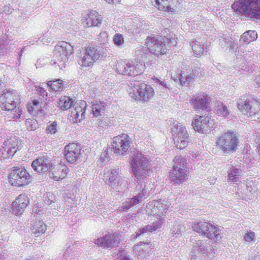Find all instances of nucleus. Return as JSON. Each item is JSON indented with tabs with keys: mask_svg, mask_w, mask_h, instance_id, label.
I'll return each mask as SVG.
<instances>
[{
	"mask_svg": "<svg viewBox=\"0 0 260 260\" xmlns=\"http://www.w3.org/2000/svg\"><path fill=\"white\" fill-rule=\"evenodd\" d=\"M173 161V169L170 176L173 184H177L183 182L186 179L187 171L185 168V159L181 155L176 156Z\"/></svg>",
	"mask_w": 260,
	"mask_h": 260,
	"instance_id": "7",
	"label": "nucleus"
},
{
	"mask_svg": "<svg viewBox=\"0 0 260 260\" xmlns=\"http://www.w3.org/2000/svg\"><path fill=\"white\" fill-rule=\"evenodd\" d=\"M0 155L1 157L5 159L13 156L14 155H10L9 151H8L7 147H5L3 144L0 149Z\"/></svg>",
	"mask_w": 260,
	"mask_h": 260,
	"instance_id": "45",
	"label": "nucleus"
},
{
	"mask_svg": "<svg viewBox=\"0 0 260 260\" xmlns=\"http://www.w3.org/2000/svg\"><path fill=\"white\" fill-rule=\"evenodd\" d=\"M57 131V123L56 121L49 122L46 128L47 134H55Z\"/></svg>",
	"mask_w": 260,
	"mask_h": 260,
	"instance_id": "43",
	"label": "nucleus"
},
{
	"mask_svg": "<svg viewBox=\"0 0 260 260\" xmlns=\"http://www.w3.org/2000/svg\"><path fill=\"white\" fill-rule=\"evenodd\" d=\"M243 57V58L242 57L240 59V60L239 61H241V59L242 60V62L240 63L239 66H238L236 67L237 69L236 70H238V71L242 70L245 71H248L249 70V67L248 65L246 64V63L244 62V61L245 60V57Z\"/></svg>",
	"mask_w": 260,
	"mask_h": 260,
	"instance_id": "47",
	"label": "nucleus"
},
{
	"mask_svg": "<svg viewBox=\"0 0 260 260\" xmlns=\"http://www.w3.org/2000/svg\"><path fill=\"white\" fill-rule=\"evenodd\" d=\"M43 40L44 38H43L42 39H41V38H38V39L36 41H35V40H33L32 44H34L35 42H38V41H40V42H43Z\"/></svg>",
	"mask_w": 260,
	"mask_h": 260,
	"instance_id": "62",
	"label": "nucleus"
},
{
	"mask_svg": "<svg viewBox=\"0 0 260 260\" xmlns=\"http://www.w3.org/2000/svg\"><path fill=\"white\" fill-rule=\"evenodd\" d=\"M52 203H54V201L53 200H51V199H50L49 198L48 199V200L46 201V203L48 204H51Z\"/></svg>",
	"mask_w": 260,
	"mask_h": 260,
	"instance_id": "63",
	"label": "nucleus"
},
{
	"mask_svg": "<svg viewBox=\"0 0 260 260\" xmlns=\"http://www.w3.org/2000/svg\"><path fill=\"white\" fill-rule=\"evenodd\" d=\"M185 231L184 225L179 221H176L173 224L171 229V234L176 238L181 236L182 233Z\"/></svg>",
	"mask_w": 260,
	"mask_h": 260,
	"instance_id": "39",
	"label": "nucleus"
},
{
	"mask_svg": "<svg viewBox=\"0 0 260 260\" xmlns=\"http://www.w3.org/2000/svg\"><path fill=\"white\" fill-rule=\"evenodd\" d=\"M131 85L132 91L130 94L135 99L147 101L154 95V90L150 85L143 83L139 84L138 82L131 83Z\"/></svg>",
	"mask_w": 260,
	"mask_h": 260,
	"instance_id": "12",
	"label": "nucleus"
},
{
	"mask_svg": "<svg viewBox=\"0 0 260 260\" xmlns=\"http://www.w3.org/2000/svg\"><path fill=\"white\" fill-rule=\"evenodd\" d=\"M154 6L157 8L159 10L166 12H174V9L171 7L173 0H155L152 2Z\"/></svg>",
	"mask_w": 260,
	"mask_h": 260,
	"instance_id": "29",
	"label": "nucleus"
},
{
	"mask_svg": "<svg viewBox=\"0 0 260 260\" xmlns=\"http://www.w3.org/2000/svg\"><path fill=\"white\" fill-rule=\"evenodd\" d=\"M191 253L190 260H205L207 256L205 247L200 240H198L193 246Z\"/></svg>",
	"mask_w": 260,
	"mask_h": 260,
	"instance_id": "23",
	"label": "nucleus"
},
{
	"mask_svg": "<svg viewBox=\"0 0 260 260\" xmlns=\"http://www.w3.org/2000/svg\"><path fill=\"white\" fill-rule=\"evenodd\" d=\"M157 83H158L161 86H163L165 88L169 89L170 85H168L167 83H166L164 81H160L159 79H157Z\"/></svg>",
	"mask_w": 260,
	"mask_h": 260,
	"instance_id": "56",
	"label": "nucleus"
},
{
	"mask_svg": "<svg viewBox=\"0 0 260 260\" xmlns=\"http://www.w3.org/2000/svg\"><path fill=\"white\" fill-rule=\"evenodd\" d=\"M64 151L66 158L70 163L76 162L81 157L80 148L76 143H72L66 146Z\"/></svg>",
	"mask_w": 260,
	"mask_h": 260,
	"instance_id": "17",
	"label": "nucleus"
},
{
	"mask_svg": "<svg viewBox=\"0 0 260 260\" xmlns=\"http://www.w3.org/2000/svg\"><path fill=\"white\" fill-rule=\"evenodd\" d=\"M9 179L12 185L20 187L28 184L31 177L24 168L14 167L9 175Z\"/></svg>",
	"mask_w": 260,
	"mask_h": 260,
	"instance_id": "9",
	"label": "nucleus"
},
{
	"mask_svg": "<svg viewBox=\"0 0 260 260\" xmlns=\"http://www.w3.org/2000/svg\"><path fill=\"white\" fill-rule=\"evenodd\" d=\"M232 8L236 13L253 21H260V0H237Z\"/></svg>",
	"mask_w": 260,
	"mask_h": 260,
	"instance_id": "2",
	"label": "nucleus"
},
{
	"mask_svg": "<svg viewBox=\"0 0 260 260\" xmlns=\"http://www.w3.org/2000/svg\"><path fill=\"white\" fill-rule=\"evenodd\" d=\"M10 111L11 114V116L15 120H17L20 118L22 114V110L19 107H18L16 109H15L14 110H10Z\"/></svg>",
	"mask_w": 260,
	"mask_h": 260,
	"instance_id": "46",
	"label": "nucleus"
},
{
	"mask_svg": "<svg viewBox=\"0 0 260 260\" xmlns=\"http://www.w3.org/2000/svg\"><path fill=\"white\" fill-rule=\"evenodd\" d=\"M130 163L133 175L138 184L134 191L135 195L123 203L119 208L120 212L127 211L131 207L141 203L149 196V191L146 187L145 182L141 181L148 176L150 172V164L149 159L141 152L135 149L131 155Z\"/></svg>",
	"mask_w": 260,
	"mask_h": 260,
	"instance_id": "1",
	"label": "nucleus"
},
{
	"mask_svg": "<svg viewBox=\"0 0 260 260\" xmlns=\"http://www.w3.org/2000/svg\"><path fill=\"white\" fill-rule=\"evenodd\" d=\"M117 236L114 234L106 235L103 237L97 239L95 240V244L104 248H109L117 245Z\"/></svg>",
	"mask_w": 260,
	"mask_h": 260,
	"instance_id": "24",
	"label": "nucleus"
},
{
	"mask_svg": "<svg viewBox=\"0 0 260 260\" xmlns=\"http://www.w3.org/2000/svg\"><path fill=\"white\" fill-rule=\"evenodd\" d=\"M257 38V34L255 30H248L245 32L241 36L240 41L241 43L249 44L251 42L254 41Z\"/></svg>",
	"mask_w": 260,
	"mask_h": 260,
	"instance_id": "37",
	"label": "nucleus"
},
{
	"mask_svg": "<svg viewBox=\"0 0 260 260\" xmlns=\"http://www.w3.org/2000/svg\"><path fill=\"white\" fill-rule=\"evenodd\" d=\"M192 228L194 231L215 242L219 241L221 238L219 230L210 223L200 221L195 223Z\"/></svg>",
	"mask_w": 260,
	"mask_h": 260,
	"instance_id": "8",
	"label": "nucleus"
},
{
	"mask_svg": "<svg viewBox=\"0 0 260 260\" xmlns=\"http://www.w3.org/2000/svg\"><path fill=\"white\" fill-rule=\"evenodd\" d=\"M37 91L38 92L39 94L45 98L47 96V93L46 91L41 87H38L37 89Z\"/></svg>",
	"mask_w": 260,
	"mask_h": 260,
	"instance_id": "52",
	"label": "nucleus"
},
{
	"mask_svg": "<svg viewBox=\"0 0 260 260\" xmlns=\"http://www.w3.org/2000/svg\"><path fill=\"white\" fill-rule=\"evenodd\" d=\"M74 102V101L69 96H63L58 99V101L57 102V105L63 110H66L68 109H71Z\"/></svg>",
	"mask_w": 260,
	"mask_h": 260,
	"instance_id": "35",
	"label": "nucleus"
},
{
	"mask_svg": "<svg viewBox=\"0 0 260 260\" xmlns=\"http://www.w3.org/2000/svg\"><path fill=\"white\" fill-rule=\"evenodd\" d=\"M190 45L194 54L197 56L201 55L204 51H207L209 47L207 42L203 41L201 39L193 41Z\"/></svg>",
	"mask_w": 260,
	"mask_h": 260,
	"instance_id": "26",
	"label": "nucleus"
},
{
	"mask_svg": "<svg viewBox=\"0 0 260 260\" xmlns=\"http://www.w3.org/2000/svg\"><path fill=\"white\" fill-rule=\"evenodd\" d=\"M86 103L80 100L76 102L71 108V116L74 119V122H80L85 117Z\"/></svg>",
	"mask_w": 260,
	"mask_h": 260,
	"instance_id": "16",
	"label": "nucleus"
},
{
	"mask_svg": "<svg viewBox=\"0 0 260 260\" xmlns=\"http://www.w3.org/2000/svg\"><path fill=\"white\" fill-rule=\"evenodd\" d=\"M255 81L257 85L260 86V74L255 78Z\"/></svg>",
	"mask_w": 260,
	"mask_h": 260,
	"instance_id": "58",
	"label": "nucleus"
},
{
	"mask_svg": "<svg viewBox=\"0 0 260 260\" xmlns=\"http://www.w3.org/2000/svg\"><path fill=\"white\" fill-rule=\"evenodd\" d=\"M14 9L9 6H5L3 8V12L6 14H10L12 13Z\"/></svg>",
	"mask_w": 260,
	"mask_h": 260,
	"instance_id": "53",
	"label": "nucleus"
},
{
	"mask_svg": "<svg viewBox=\"0 0 260 260\" xmlns=\"http://www.w3.org/2000/svg\"><path fill=\"white\" fill-rule=\"evenodd\" d=\"M70 248H69V247H68V248L66 249V250L65 252H64L65 254H67V253H69V251H70Z\"/></svg>",
	"mask_w": 260,
	"mask_h": 260,
	"instance_id": "64",
	"label": "nucleus"
},
{
	"mask_svg": "<svg viewBox=\"0 0 260 260\" xmlns=\"http://www.w3.org/2000/svg\"><path fill=\"white\" fill-rule=\"evenodd\" d=\"M146 45L147 48L142 47L135 51V54L140 57H146L147 49L149 51L156 56L164 54L167 52V48L165 43L164 39L160 36L152 35L148 36L146 40ZM143 58L141 61L143 60Z\"/></svg>",
	"mask_w": 260,
	"mask_h": 260,
	"instance_id": "3",
	"label": "nucleus"
},
{
	"mask_svg": "<svg viewBox=\"0 0 260 260\" xmlns=\"http://www.w3.org/2000/svg\"><path fill=\"white\" fill-rule=\"evenodd\" d=\"M197 117V118L194 119L192 122L194 129L200 133H206L212 125L209 118L198 115Z\"/></svg>",
	"mask_w": 260,
	"mask_h": 260,
	"instance_id": "20",
	"label": "nucleus"
},
{
	"mask_svg": "<svg viewBox=\"0 0 260 260\" xmlns=\"http://www.w3.org/2000/svg\"><path fill=\"white\" fill-rule=\"evenodd\" d=\"M102 17L95 11H90L82 20V23L84 27L99 26L101 24Z\"/></svg>",
	"mask_w": 260,
	"mask_h": 260,
	"instance_id": "22",
	"label": "nucleus"
},
{
	"mask_svg": "<svg viewBox=\"0 0 260 260\" xmlns=\"http://www.w3.org/2000/svg\"><path fill=\"white\" fill-rule=\"evenodd\" d=\"M72 21L71 20H68L67 21H65V20H62V24L60 25L62 26V27L66 28L67 29L71 28V26L70 25V23H71Z\"/></svg>",
	"mask_w": 260,
	"mask_h": 260,
	"instance_id": "54",
	"label": "nucleus"
},
{
	"mask_svg": "<svg viewBox=\"0 0 260 260\" xmlns=\"http://www.w3.org/2000/svg\"><path fill=\"white\" fill-rule=\"evenodd\" d=\"M231 41L229 39L224 38L219 40V44L222 48L229 47L231 45Z\"/></svg>",
	"mask_w": 260,
	"mask_h": 260,
	"instance_id": "49",
	"label": "nucleus"
},
{
	"mask_svg": "<svg viewBox=\"0 0 260 260\" xmlns=\"http://www.w3.org/2000/svg\"><path fill=\"white\" fill-rule=\"evenodd\" d=\"M191 68V74L196 79L200 78L204 76V70L201 67V64L198 60H196L192 63Z\"/></svg>",
	"mask_w": 260,
	"mask_h": 260,
	"instance_id": "38",
	"label": "nucleus"
},
{
	"mask_svg": "<svg viewBox=\"0 0 260 260\" xmlns=\"http://www.w3.org/2000/svg\"><path fill=\"white\" fill-rule=\"evenodd\" d=\"M68 168L66 166L58 165L53 169V171L50 173L49 176L55 181H59L63 179L68 172Z\"/></svg>",
	"mask_w": 260,
	"mask_h": 260,
	"instance_id": "28",
	"label": "nucleus"
},
{
	"mask_svg": "<svg viewBox=\"0 0 260 260\" xmlns=\"http://www.w3.org/2000/svg\"><path fill=\"white\" fill-rule=\"evenodd\" d=\"M130 147V141L126 134H122L113 138L112 148L117 156L124 155Z\"/></svg>",
	"mask_w": 260,
	"mask_h": 260,
	"instance_id": "14",
	"label": "nucleus"
},
{
	"mask_svg": "<svg viewBox=\"0 0 260 260\" xmlns=\"http://www.w3.org/2000/svg\"><path fill=\"white\" fill-rule=\"evenodd\" d=\"M179 76H180L179 74H178V76H176V77L175 76V75H174V76H172V79L175 81H177L178 80V78H179Z\"/></svg>",
	"mask_w": 260,
	"mask_h": 260,
	"instance_id": "61",
	"label": "nucleus"
},
{
	"mask_svg": "<svg viewBox=\"0 0 260 260\" xmlns=\"http://www.w3.org/2000/svg\"><path fill=\"white\" fill-rule=\"evenodd\" d=\"M2 248L0 249V260H5L6 258V255Z\"/></svg>",
	"mask_w": 260,
	"mask_h": 260,
	"instance_id": "57",
	"label": "nucleus"
},
{
	"mask_svg": "<svg viewBox=\"0 0 260 260\" xmlns=\"http://www.w3.org/2000/svg\"><path fill=\"white\" fill-rule=\"evenodd\" d=\"M101 160L102 162L105 163L109 161L110 156L108 149L105 150L101 155Z\"/></svg>",
	"mask_w": 260,
	"mask_h": 260,
	"instance_id": "48",
	"label": "nucleus"
},
{
	"mask_svg": "<svg viewBox=\"0 0 260 260\" xmlns=\"http://www.w3.org/2000/svg\"><path fill=\"white\" fill-rule=\"evenodd\" d=\"M4 145L7 147L10 155H14L17 150L21 149L22 146L21 141L15 136L6 140L4 142Z\"/></svg>",
	"mask_w": 260,
	"mask_h": 260,
	"instance_id": "25",
	"label": "nucleus"
},
{
	"mask_svg": "<svg viewBox=\"0 0 260 260\" xmlns=\"http://www.w3.org/2000/svg\"><path fill=\"white\" fill-rule=\"evenodd\" d=\"M73 53V47L70 44L66 42H59L55 47L53 59L50 63L52 65L59 67L60 69H63Z\"/></svg>",
	"mask_w": 260,
	"mask_h": 260,
	"instance_id": "5",
	"label": "nucleus"
},
{
	"mask_svg": "<svg viewBox=\"0 0 260 260\" xmlns=\"http://www.w3.org/2000/svg\"><path fill=\"white\" fill-rule=\"evenodd\" d=\"M143 69L142 62L135 64L133 61L122 60L117 61L115 65L116 72L123 75L137 76L142 72Z\"/></svg>",
	"mask_w": 260,
	"mask_h": 260,
	"instance_id": "10",
	"label": "nucleus"
},
{
	"mask_svg": "<svg viewBox=\"0 0 260 260\" xmlns=\"http://www.w3.org/2000/svg\"><path fill=\"white\" fill-rule=\"evenodd\" d=\"M106 106L105 103H102L101 102L96 101L91 106L92 111L94 116L98 117L102 115L105 111Z\"/></svg>",
	"mask_w": 260,
	"mask_h": 260,
	"instance_id": "36",
	"label": "nucleus"
},
{
	"mask_svg": "<svg viewBox=\"0 0 260 260\" xmlns=\"http://www.w3.org/2000/svg\"><path fill=\"white\" fill-rule=\"evenodd\" d=\"M210 98L205 92H200L193 95L190 103L195 110H206L210 106Z\"/></svg>",
	"mask_w": 260,
	"mask_h": 260,
	"instance_id": "15",
	"label": "nucleus"
},
{
	"mask_svg": "<svg viewBox=\"0 0 260 260\" xmlns=\"http://www.w3.org/2000/svg\"><path fill=\"white\" fill-rule=\"evenodd\" d=\"M161 227V223L159 221H155L151 224H147L145 226L140 228L138 231L136 232V237L143 234L146 232H152Z\"/></svg>",
	"mask_w": 260,
	"mask_h": 260,
	"instance_id": "32",
	"label": "nucleus"
},
{
	"mask_svg": "<svg viewBox=\"0 0 260 260\" xmlns=\"http://www.w3.org/2000/svg\"><path fill=\"white\" fill-rule=\"evenodd\" d=\"M39 104V101L37 99H34L32 101V104L34 106H38Z\"/></svg>",
	"mask_w": 260,
	"mask_h": 260,
	"instance_id": "60",
	"label": "nucleus"
},
{
	"mask_svg": "<svg viewBox=\"0 0 260 260\" xmlns=\"http://www.w3.org/2000/svg\"><path fill=\"white\" fill-rule=\"evenodd\" d=\"M239 139L234 132H227L218 137L216 143L219 149L226 153L236 151Z\"/></svg>",
	"mask_w": 260,
	"mask_h": 260,
	"instance_id": "6",
	"label": "nucleus"
},
{
	"mask_svg": "<svg viewBox=\"0 0 260 260\" xmlns=\"http://www.w3.org/2000/svg\"><path fill=\"white\" fill-rule=\"evenodd\" d=\"M121 257H120L119 260H131L130 258L128 256H122L120 255Z\"/></svg>",
	"mask_w": 260,
	"mask_h": 260,
	"instance_id": "59",
	"label": "nucleus"
},
{
	"mask_svg": "<svg viewBox=\"0 0 260 260\" xmlns=\"http://www.w3.org/2000/svg\"><path fill=\"white\" fill-rule=\"evenodd\" d=\"M248 260H260V253L257 251H254Z\"/></svg>",
	"mask_w": 260,
	"mask_h": 260,
	"instance_id": "51",
	"label": "nucleus"
},
{
	"mask_svg": "<svg viewBox=\"0 0 260 260\" xmlns=\"http://www.w3.org/2000/svg\"><path fill=\"white\" fill-rule=\"evenodd\" d=\"M48 86L54 91H61L63 89L62 81L60 79L56 80L55 81H49L47 83Z\"/></svg>",
	"mask_w": 260,
	"mask_h": 260,
	"instance_id": "40",
	"label": "nucleus"
},
{
	"mask_svg": "<svg viewBox=\"0 0 260 260\" xmlns=\"http://www.w3.org/2000/svg\"><path fill=\"white\" fill-rule=\"evenodd\" d=\"M242 170L234 166H232L228 171V180L233 183L239 181L240 177L242 174Z\"/></svg>",
	"mask_w": 260,
	"mask_h": 260,
	"instance_id": "30",
	"label": "nucleus"
},
{
	"mask_svg": "<svg viewBox=\"0 0 260 260\" xmlns=\"http://www.w3.org/2000/svg\"><path fill=\"white\" fill-rule=\"evenodd\" d=\"M149 205L150 206H153V210H152L153 212L157 214L155 211L157 209L159 211V212L157 214H160L166 212V211L171 205V203L168 200L159 199V200L153 201Z\"/></svg>",
	"mask_w": 260,
	"mask_h": 260,
	"instance_id": "27",
	"label": "nucleus"
},
{
	"mask_svg": "<svg viewBox=\"0 0 260 260\" xmlns=\"http://www.w3.org/2000/svg\"><path fill=\"white\" fill-rule=\"evenodd\" d=\"M239 110L248 116H253L257 114L260 111V103L255 99L240 98L237 101Z\"/></svg>",
	"mask_w": 260,
	"mask_h": 260,
	"instance_id": "13",
	"label": "nucleus"
},
{
	"mask_svg": "<svg viewBox=\"0 0 260 260\" xmlns=\"http://www.w3.org/2000/svg\"><path fill=\"white\" fill-rule=\"evenodd\" d=\"M254 237V233L253 232L248 233L244 236L245 241L247 242L252 241Z\"/></svg>",
	"mask_w": 260,
	"mask_h": 260,
	"instance_id": "50",
	"label": "nucleus"
},
{
	"mask_svg": "<svg viewBox=\"0 0 260 260\" xmlns=\"http://www.w3.org/2000/svg\"><path fill=\"white\" fill-rule=\"evenodd\" d=\"M27 129L29 131H33L36 129V127L33 124L31 123V121H26Z\"/></svg>",
	"mask_w": 260,
	"mask_h": 260,
	"instance_id": "55",
	"label": "nucleus"
},
{
	"mask_svg": "<svg viewBox=\"0 0 260 260\" xmlns=\"http://www.w3.org/2000/svg\"><path fill=\"white\" fill-rule=\"evenodd\" d=\"M174 143L177 149H182L188 145L189 135L185 126L178 123L171 128Z\"/></svg>",
	"mask_w": 260,
	"mask_h": 260,
	"instance_id": "11",
	"label": "nucleus"
},
{
	"mask_svg": "<svg viewBox=\"0 0 260 260\" xmlns=\"http://www.w3.org/2000/svg\"><path fill=\"white\" fill-rule=\"evenodd\" d=\"M113 41L116 46H120L124 43V38L120 34H116L113 38Z\"/></svg>",
	"mask_w": 260,
	"mask_h": 260,
	"instance_id": "44",
	"label": "nucleus"
},
{
	"mask_svg": "<svg viewBox=\"0 0 260 260\" xmlns=\"http://www.w3.org/2000/svg\"><path fill=\"white\" fill-rule=\"evenodd\" d=\"M194 80H196V79L193 78V76L191 74L185 77H184L182 74H181L180 76H179V80L182 85L188 86L189 85L190 82Z\"/></svg>",
	"mask_w": 260,
	"mask_h": 260,
	"instance_id": "42",
	"label": "nucleus"
},
{
	"mask_svg": "<svg viewBox=\"0 0 260 260\" xmlns=\"http://www.w3.org/2000/svg\"><path fill=\"white\" fill-rule=\"evenodd\" d=\"M215 110L218 116H221L224 118H229L230 112L227 106L223 103L218 102L215 104Z\"/></svg>",
	"mask_w": 260,
	"mask_h": 260,
	"instance_id": "33",
	"label": "nucleus"
},
{
	"mask_svg": "<svg viewBox=\"0 0 260 260\" xmlns=\"http://www.w3.org/2000/svg\"><path fill=\"white\" fill-rule=\"evenodd\" d=\"M51 165L50 158L43 156L34 160L31 164V167L35 171L41 173L49 170Z\"/></svg>",
	"mask_w": 260,
	"mask_h": 260,
	"instance_id": "21",
	"label": "nucleus"
},
{
	"mask_svg": "<svg viewBox=\"0 0 260 260\" xmlns=\"http://www.w3.org/2000/svg\"><path fill=\"white\" fill-rule=\"evenodd\" d=\"M107 56V50L102 45H90L86 47L79 61L83 67H89L98 60H103Z\"/></svg>",
	"mask_w": 260,
	"mask_h": 260,
	"instance_id": "4",
	"label": "nucleus"
},
{
	"mask_svg": "<svg viewBox=\"0 0 260 260\" xmlns=\"http://www.w3.org/2000/svg\"><path fill=\"white\" fill-rule=\"evenodd\" d=\"M30 229L35 236L38 237L45 232L46 225L41 220L36 221L31 224Z\"/></svg>",
	"mask_w": 260,
	"mask_h": 260,
	"instance_id": "31",
	"label": "nucleus"
},
{
	"mask_svg": "<svg viewBox=\"0 0 260 260\" xmlns=\"http://www.w3.org/2000/svg\"><path fill=\"white\" fill-rule=\"evenodd\" d=\"M3 98L10 99L11 100L17 101L18 102L19 100V95L18 93L14 90H4L3 91Z\"/></svg>",
	"mask_w": 260,
	"mask_h": 260,
	"instance_id": "41",
	"label": "nucleus"
},
{
	"mask_svg": "<svg viewBox=\"0 0 260 260\" xmlns=\"http://www.w3.org/2000/svg\"><path fill=\"white\" fill-rule=\"evenodd\" d=\"M104 178L106 180L109 181V185L115 190L120 191L117 184L119 185L120 176H118V170L113 169L111 168H106L104 170Z\"/></svg>",
	"mask_w": 260,
	"mask_h": 260,
	"instance_id": "18",
	"label": "nucleus"
},
{
	"mask_svg": "<svg viewBox=\"0 0 260 260\" xmlns=\"http://www.w3.org/2000/svg\"><path fill=\"white\" fill-rule=\"evenodd\" d=\"M28 204L29 199L27 195H19L12 204L13 213L15 215L21 214Z\"/></svg>",
	"mask_w": 260,
	"mask_h": 260,
	"instance_id": "19",
	"label": "nucleus"
},
{
	"mask_svg": "<svg viewBox=\"0 0 260 260\" xmlns=\"http://www.w3.org/2000/svg\"><path fill=\"white\" fill-rule=\"evenodd\" d=\"M0 100L1 101L0 105L1 108L8 111L14 110L16 108V104L18 103L17 101L11 100L8 98H3V94L0 96Z\"/></svg>",
	"mask_w": 260,
	"mask_h": 260,
	"instance_id": "34",
	"label": "nucleus"
}]
</instances>
